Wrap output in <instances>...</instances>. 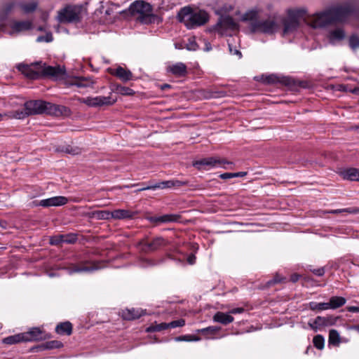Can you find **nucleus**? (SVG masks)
<instances>
[{"mask_svg":"<svg viewBox=\"0 0 359 359\" xmlns=\"http://www.w3.org/2000/svg\"><path fill=\"white\" fill-rule=\"evenodd\" d=\"M299 26V22L298 21L288 16L287 19L284 21L283 32L284 34L292 32L296 30Z\"/></svg>","mask_w":359,"mask_h":359,"instance_id":"obj_25","label":"nucleus"},{"mask_svg":"<svg viewBox=\"0 0 359 359\" xmlns=\"http://www.w3.org/2000/svg\"><path fill=\"white\" fill-rule=\"evenodd\" d=\"M81 8L75 6H68L59 11L58 20L60 22H76L81 19Z\"/></svg>","mask_w":359,"mask_h":359,"instance_id":"obj_7","label":"nucleus"},{"mask_svg":"<svg viewBox=\"0 0 359 359\" xmlns=\"http://www.w3.org/2000/svg\"><path fill=\"white\" fill-rule=\"evenodd\" d=\"M235 175V172L234 173H232V172H225V173H223L222 175H220V177L223 180H226V179H230V178H232V177H235L234 176Z\"/></svg>","mask_w":359,"mask_h":359,"instance_id":"obj_56","label":"nucleus"},{"mask_svg":"<svg viewBox=\"0 0 359 359\" xmlns=\"http://www.w3.org/2000/svg\"><path fill=\"white\" fill-rule=\"evenodd\" d=\"M168 328H175L177 327H182L185 325V320L184 319H180L177 320L172 321L169 323H167Z\"/></svg>","mask_w":359,"mask_h":359,"instance_id":"obj_46","label":"nucleus"},{"mask_svg":"<svg viewBox=\"0 0 359 359\" xmlns=\"http://www.w3.org/2000/svg\"><path fill=\"white\" fill-rule=\"evenodd\" d=\"M172 187H180L188 184L187 181H182L178 180H172Z\"/></svg>","mask_w":359,"mask_h":359,"instance_id":"obj_51","label":"nucleus"},{"mask_svg":"<svg viewBox=\"0 0 359 359\" xmlns=\"http://www.w3.org/2000/svg\"><path fill=\"white\" fill-rule=\"evenodd\" d=\"M213 320L217 323H219L223 325H228L232 323L234 320L233 317L231 316L229 313H223L221 311L217 312L213 316Z\"/></svg>","mask_w":359,"mask_h":359,"instance_id":"obj_23","label":"nucleus"},{"mask_svg":"<svg viewBox=\"0 0 359 359\" xmlns=\"http://www.w3.org/2000/svg\"><path fill=\"white\" fill-rule=\"evenodd\" d=\"M354 329L359 332V325L355 326Z\"/></svg>","mask_w":359,"mask_h":359,"instance_id":"obj_64","label":"nucleus"},{"mask_svg":"<svg viewBox=\"0 0 359 359\" xmlns=\"http://www.w3.org/2000/svg\"><path fill=\"white\" fill-rule=\"evenodd\" d=\"M213 29L220 34H226L228 31L238 29V24L229 15L222 16Z\"/></svg>","mask_w":359,"mask_h":359,"instance_id":"obj_8","label":"nucleus"},{"mask_svg":"<svg viewBox=\"0 0 359 359\" xmlns=\"http://www.w3.org/2000/svg\"><path fill=\"white\" fill-rule=\"evenodd\" d=\"M166 245L167 241L162 237H156L151 241L142 240L137 244L140 250L144 252L157 250Z\"/></svg>","mask_w":359,"mask_h":359,"instance_id":"obj_10","label":"nucleus"},{"mask_svg":"<svg viewBox=\"0 0 359 359\" xmlns=\"http://www.w3.org/2000/svg\"><path fill=\"white\" fill-rule=\"evenodd\" d=\"M168 71L176 76H184L187 73V66L182 62L169 66Z\"/></svg>","mask_w":359,"mask_h":359,"instance_id":"obj_22","label":"nucleus"},{"mask_svg":"<svg viewBox=\"0 0 359 359\" xmlns=\"http://www.w3.org/2000/svg\"><path fill=\"white\" fill-rule=\"evenodd\" d=\"M349 46L353 50L359 48V36L358 35H352L350 37Z\"/></svg>","mask_w":359,"mask_h":359,"instance_id":"obj_42","label":"nucleus"},{"mask_svg":"<svg viewBox=\"0 0 359 359\" xmlns=\"http://www.w3.org/2000/svg\"><path fill=\"white\" fill-rule=\"evenodd\" d=\"M37 4L34 1L20 4V8L27 13L33 12Z\"/></svg>","mask_w":359,"mask_h":359,"instance_id":"obj_36","label":"nucleus"},{"mask_svg":"<svg viewBox=\"0 0 359 359\" xmlns=\"http://www.w3.org/2000/svg\"><path fill=\"white\" fill-rule=\"evenodd\" d=\"M225 163L224 159L214 157L205 158L195 161L193 165L198 169H205L206 167H215Z\"/></svg>","mask_w":359,"mask_h":359,"instance_id":"obj_12","label":"nucleus"},{"mask_svg":"<svg viewBox=\"0 0 359 359\" xmlns=\"http://www.w3.org/2000/svg\"><path fill=\"white\" fill-rule=\"evenodd\" d=\"M329 40L331 43L341 41L345 37V33L341 28H337L329 32Z\"/></svg>","mask_w":359,"mask_h":359,"instance_id":"obj_28","label":"nucleus"},{"mask_svg":"<svg viewBox=\"0 0 359 359\" xmlns=\"http://www.w3.org/2000/svg\"><path fill=\"white\" fill-rule=\"evenodd\" d=\"M313 343L316 348L322 350L324 348V337L322 335L318 334L313 337Z\"/></svg>","mask_w":359,"mask_h":359,"instance_id":"obj_35","label":"nucleus"},{"mask_svg":"<svg viewBox=\"0 0 359 359\" xmlns=\"http://www.w3.org/2000/svg\"><path fill=\"white\" fill-rule=\"evenodd\" d=\"M257 16L258 13L255 11L247 12L243 15V21H249L248 29L251 33L273 34L276 32L278 25L274 18L259 19Z\"/></svg>","mask_w":359,"mask_h":359,"instance_id":"obj_3","label":"nucleus"},{"mask_svg":"<svg viewBox=\"0 0 359 359\" xmlns=\"http://www.w3.org/2000/svg\"><path fill=\"white\" fill-rule=\"evenodd\" d=\"M346 310L352 313H359V306H347Z\"/></svg>","mask_w":359,"mask_h":359,"instance_id":"obj_58","label":"nucleus"},{"mask_svg":"<svg viewBox=\"0 0 359 359\" xmlns=\"http://www.w3.org/2000/svg\"><path fill=\"white\" fill-rule=\"evenodd\" d=\"M111 74L124 82L128 81L133 79L132 72L121 66L118 67L116 69L111 70Z\"/></svg>","mask_w":359,"mask_h":359,"instance_id":"obj_19","label":"nucleus"},{"mask_svg":"<svg viewBox=\"0 0 359 359\" xmlns=\"http://www.w3.org/2000/svg\"><path fill=\"white\" fill-rule=\"evenodd\" d=\"M198 339H199L198 337H194L193 335H183V336H180V337H177L175 338V340L177 341H197Z\"/></svg>","mask_w":359,"mask_h":359,"instance_id":"obj_47","label":"nucleus"},{"mask_svg":"<svg viewBox=\"0 0 359 359\" xmlns=\"http://www.w3.org/2000/svg\"><path fill=\"white\" fill-rule=\"evenodd\" d=\"M340 175L344 180L359 181V170L355 168H350L341 170Z\"/></svg>","mask_w":359,"mask_h":359,"instance_id":"obj_20","label":"nucleus"},{"mask_svg":"<svg viewBox=\"0 0 359 359\" xmlns=\"http://www.w3.org/2000/svg\"><path fill=\"white\" fill-rule=\"evenodd\" d=\"M145 313L142 309H126L121 312V316L124 320H133L140 318Z\"/></svg>","mask_w":359,"mask_h":359,"instance_id":"obj_17","label":"nucleus"},{"mask_svg":"<svg viewBox=\"0 0 359 359\" xmlns=\"http://www.w3.org/2000/svg\"><path fill=\"white\" fill-rule=\"evenodd\" d=\"M181 21L183 22L188 29H193L206 23L208 20V14L204 11L194 12L191 8L184 7L181 9L180 13Z\"/></svg>","mask_w":359,"mask_h":359,"instance_id":"obj_6","label":"nucleus"},{"mask_svg":"<svg viewBox=\"0 0 359 359\" xmlns=\"http://www.w3.org/2000/svg\"><path fill=\"white\" fill-rule=\"evenodd\" d=\"M90 81L85 78H79L78 79L74 85L78 87H87L90 86Z\"/></svg>","mask_w":359,"mask_h":359,"instance_id":"obj_48","label":"nucleus"},{"mask_svg":"<svg viewBox=\"0 0 359 359\" xmlns=\"http://www.w3.org/2000/svg\"><path fill=\"white\" fill-rule=\"evenodd\" d=\"M101 264L99 262H87L81 264L79 266H74L72 269V272H91L101 269Z\"/></svg>","mask_w":359,"mask_h":359,"instance_id":"obj_15","label":"nucleus"},{"mask_svg":"<svg viewBox=\"0 0 359 359\" xmlns=\"http://www.w3.org/2000/svg\"><path fill=\"white\" fill-rule=\"evenodd\" d=\"M92 217L97 219H109L112 218L111 212L108 210H97L91 213Z\"/></svg>","mask_w":359,"mask_h":359,"instance_id":"obj_31","label":"nucleus"},{"mask_svg":"<svg viewBox=\"0 0 359 359\" xmlns=\"http://www.w3.org/2000/svg\"><path fill=\"white\" fill-rule=\"evenodd\" d=\"M145 190H155L154 184H149L147 187H142L140 189H137L136 192L145 191Z\"/></svg>","mask_w":359,"mask_h":359,"instance_id":"obj_57","label":"nucleus"},{"mask_svg":"<svg viewBox=\"0 0 359 359\" xmlns=\"http://www.w3.org/2000/svg\"><path fill=\"white\" fill-rule=\"evenodd\" d=\"M116 91L122 95H133L135 94V91L133 89L122 86H117Z\"/></svg>","mask_w":359,"mask_h":359,"instance_id":"obj_37","label":"nucleus"},{"mask_svg":"<svg viewBox=\"0 0 359 359\" xmlns=\"http://www.w3.org/2000/svg\"><path fill=\"white\" fill-rule=\"evenodd\" d=\"M67 198L59 196L41 200L39 202V203L36 204V205H41L45 208L51 206H61L67 204Z\"/></svg>","mask_w":359,"mask_h":359,"instance_id":"obj_13","label":"nucleus"},{"mask_svg":"<svg viewBox=\"0 0 359 359\" xmlns=\"http://www.w3.org/2000/svg\"><path fill=\"white\" fill-rule=\"evenodd\" d=\"M62 240H64V243L73 244L77 241V236L74 233H68V234H62Z\"/></svg>","mask_w":359,"mask_h":359,"instance_id":"obj_39","label":"nucleus"},{"mask_svg":"<svg viewBox=\"0 0 359 359\" xmlns=\"http://www.w3.org/2000/svg\"><path fill=\"white\" fill-rule=\"evenodd\" d=\"M195 259H196V257L194 255H190L189 257H188V262L190 264H194L195 262Z\"/></svg>","mask_w":359,"mask_h":359,"instance_id":"obj_61","label":"nucleus"},{"mask_svg":"<svg viewBox=\"0 0 359 359\" xmlns=\"http://www.w3.org/2000/svg\"><path fill=\"white\" fill-rule=\"evenodd\" d=\"M62 343L58 341H50L46 343V348L47 349H52L55 348H59L62 346Z\"/></svg>","mask_w":359,"mask_h":359,"instance_id":"obj_49","label":"nucleus"},{"mask_svg":"<svg viewBox=\"0 0 359 359\" xmlns=\"http://www.w3.org/2000/svg\"><path fill=\"white\" fill-rule=\"evenodd\" d=\"M285 278H282L280 277L279 275H276L273 279L269 280L266 284V286L267 287H270L271 286L276 284V283H281L283 281H285Z\"/></svg>","mask_w":359,"mask_h":359,"instance_id":"obj_45","label":"nucleus"},{"mask_svg":"<svg viewBox=\"0 0 359 359\" xmlns=\"http://www.w3.org/2000/svg\"><path fill=\"white\" fill-rule=\"evenodd\" d=\"M170 88V86L169 84H163L161 86V89L162 90H166L168 88Z\"/></svg>","mask_w":359,"mask_h":359,"instance_id":"obj_63","label":"nucleus"},{"mask_svg":"<svg viewBox=\"0 0 359 359\" xmlns=\"http://www.w3.org/2000/svg\"><path fill=\"white\" fill-rule=\"evenodd\" d=\"M50 243L53 245H58L60 244L64 243V240H62V235L58 234L52 236L50 239Z\"/></svg>","mask_w":359,"mask_h":359,"instance_id":"obj_44","label":"nucleus"},{"mask_svg":"<svg viewBox=\"0 0 359 359\" xmlns=\"http://www.w3.org/2000/svg\"><path fill=\"white\" fill-rule=\"evenodd\" d=\"M353 11V6L348 2L334 6L323 12L311 15L307 19V25L313 28H322L334 22H344Z\"/></svg>","mask_w":359,"mask_h":359,"instance_id":"obj_1","label":"nucleus"},{"mask_svg":"<svg viewBox=\"0 0 359 359\" xmlns=\"http://www.w3.org/2000/svg\"><path fill=\"white\" fill-rule=\"evenodd\" d=\"M172 180L162 181L154 184L155 189H170L172 187Z\"/></svg>","mask_w":359,"mask_h":359,"instance_id":"obj_40","label":"nucleus"},{"mask_svg":"<svg viewBox=\"0 0 359 359\" xmlns=\"http://www.w3.org/2000/svg\"><path fill=\"white\" fill-rule=\"evenodd\" d=\"M55 332L59 334L70 335L72 332V325L69 322L61 323L56 326Z\"/></svg>","mask_w":359,"mask_h":359,"instance_id":"obj_27","label":"nucleus"},{"mask_svg":"<svg viewBox=\"0 0 359 359\" xmlns=\"http://www.w3.org/2000/svg\"><path fill=\"white\" fill-rule=\"evenodd\" d=\"M77 100L80 103L86 104V105L91 107H97L104 105L109 106L116 102V100L111 99L110 96L78 97Z\"/></svg>","mask_w":359,"mask_h":359,"instance_id":"obj_9","label":"nucleus"},{"mask_svg":"<svg viewBox=\"0 0 359 359\" xmlns=\"http://www.w3.org/2000/svg\"><path fill=\"white\" fill-rule=\"evenodd\" d=\"M168 325L166 323H157L156 322H154V323L151 324L146 329L147 332H161L165 330H167Z\"/></svg>","mask_w":359,"mask_h":359,"instance_id":"obj_29","label":"nucleus"},{"mask_svg":"<svg viewBox=\"0 0 359 359\" xmlns=\"http://www.w3.org/2000/svg\"><path fill=\"white\" fill-rule=\"evenodd\" d=\"M267 81L269 83H275L276 81V77L274 75H271L267 77Z\"/></svg>","mask_w":359,"mask_h":359,"instance_id":"obj_60","label":"nucleus"},{"mask_svg":"<svg viewBox=\"0 0 359 359\" xmlns=\"http://www.w3.org/2000/svg\"><path fill=\"white\" fill-rule=\"evenodd\" d=\"M327 305L328 304L327 302L317 303L315 302H311L307 304L308 308L309 309H311L312 311H316L327 310L328 309Z\"/></svg>","mask_w":359,"mask_h":359,"instance_id":"obj_33","label":"nucleus"},{"mask_svg":"<svg viewBox=\"0 0 359 359\" xmlns=\"http://www.w3.org/2000/svg\"><path fill=\"white\" fill-rule=\"evenodd\" d=\"M246 175V172H235V177H243Z\"/></svg>","mask_w":359,"mask_h":359,"instance_id":"obj_62","label":"nucleus"},{"mask_svg":"<svg viewBox=\"0 0 359 359\" xmlns=\"http://www.w3.org/2000/svg\"><path fill=\"white\" fill-rule=\"evenodd\" d=\"M24 341H41L46 338V334L39 328H32L30 331L22 333Z\"/></svg>","mask_w":359,"mask_h":359,"instance_id":"obj_14","label":"nucleus"},{"mask_svg":"<svg viewBox=\"0 0 359 359\" xmlns=\"http://www.w3.org/2000/svg\"><path fill=\"white\" fill-rule=\"evenodd\" d=\"M299 276L297 273H294L290 277V280L293 283L297 282L299 280Z\"/></svg>","mask_w":359,"mask_h":359,"instance_id":"obj_59","label":"nucleus"},{"mask_svg":"<svg viewBox=\"0 0 359 359\" xmlns=\"http://www.w3.org/2000/svg\"><path fill=\"white\" fill-rule=\"evenodd\" d=\"M18 69L26 77L31 79H36L40 77H48L53 79H58L62 78L65 74V70L60 65L49 66L46 63L41 62L32 63L30 65L19 64Z\"/></svg>","mask_w":359,"mask_h":359,"instance_id":"obj_2","label":"nucleus"},{"mask_svg":"<svg viewBox=\"0 0 359 359\" xmlns=\"http://www.w3.org/2000/svg\"><path fill=\"white\" fill-rule=\"evenodd\" d=\"M328 342L335 346H338L341 343V337L336 330H331L329 332Z\"/></svg>","mask_w":359,"mask_h":359,"instance_id":"obj_30","label":"nucleus"},{"mask_svg":"<svg viewBox=\"0 0 359 359\" xmlns=\"http://www.w3.org/2000/svg\"><path fill=\"white\" fill-rule=\"evenodd\" d=\"M180 219L179 215L167 214L158 217H150L149 220L154 224L170 223L178 222Z\"/></svg>","mask_w":359,"mask_h":359,"instance_id":"obj_16","label":"nucleus"},{"mask_svg":"<svg viewBox=\"0 0 359 359\" xmlns=\"http://www.w3.org/2000/svg\"><path fill=\"white\" fill-rule=\"evenodd\" d=\"M219 327L217 326H210L199 330V332L203 334H215L217 332L220 330Z\"/></svg>","mask_w":359,"mask_h":359,"instance_id":"obj_38","label":"nucleus"},{"mask_svg":"<svg viewBox=\"0 0 359 359\" xmlns=\"http://www.w3.org/2000/svg\"><path fill=\"white\" fill-rule=\"evenodd\" d=\"M67 108L63 106L53 104L50 102L42 100H29L25 103V114L23 116L32 114H62Z\"/></svg>","mask_w":359,"mask_h":359,"instance_id":"obj_4","label":"nucleus"},{"mask_svg":"<svg viewBox=\"0 0 359 359\" xmlns=\"http://www.w3.org/2000/svg\"><path fill=\"white\" fill-rule=\"evenodd\" d=\"M132 16L142 24L152 23L155 20L152 6L144 1H136L129 7Z\"/></svg>","mask_w":359,"mask_h":359,"instance_id":"obj_5","label":"nucleus"},{"mask_svg":"<svg viewBox=\"0 0 359 359\" xmlns=\"http://www.w3.org/2000/svg\"><path fill=\"white\" fill-rule=\"evenodd\" d=\"M337 320V318L332 316H328L326 317L317 316L313 323L309 322V326L314 331H317L320 327L334 325Z\"/></svg>","mask_w":359,"mask_h":359,"instance_id":"obj_11","label":"nucleus"},{"mask_svg":"<svg viewBox=\"0 0 359 359\" xmlns=\"http://www.w3.org/2000/svg\"><path fill=\"white\" fill-rule=\"evenodd\" d=\"M53 39V36L50 33L46 34V36H41L37 38V41L41 42V41H46V42H50Z\"/></svg>","mask_w":359,"mask_h":359,"instance_id":"obj_50","label":"nucleus"},{"mask_svg":"<svg viewBox=\"0 0 359 359\" xmlns=\"http://www.w3.org/2000/svg\"><path fill=\"white\" fill-rule=\"evenodd\" d=\"M346 302V299L342 297L334 296L330 299L327 303L328 309H337L344 306Z\"/></svg>","mask_w":359,"mask_h":359,"instance_id":"obj_26","label":"nucleus"},{"mask_svg":"<svg viewBox=\"0 0 359 359\" xmlns=\"http://www.w3.org/2000/svg\"><path fill=\"white\" fill-rule=\"evenodd\" d=\"M311 271L318 276H322L325 273V269L324 267L318 268V269H314L311 270Z\"/></svg>","mask_w":359,"mask_h":359,"instance_id":"obj_53","label":"nucleus"},{"mask_svg":"<svg viewBox=\"0 0 359 359\" xmlns=\"http://www.w3.org/2000/svg\"><path fill=\"white\" fill-rule=\"evenodd\" d=\"M288 15L289 17H291L292 18L296 20L299 22H300V20H302L306 24L307 19H309V17L311 16V15H309L307 13L306 9L304 8L289 10Z\"/></svg>","mask_w":359,"mask_h":359,"instance_id":"obj_18","label":"nucleus"},{"mask_svg":"<svg viewBox=\"0 0 359 359\" xmlns=\"http://www.w3.org/2000/svg\"><path fill=\"white\" fill-rule=\"evenodd\" d=\"M244 312V309L239 307V308H235L229 311V314H238V313H242Z\"/></svg>","mask_w":359,"mask_h":359,"instance_id":"obj_55","label":"nucleus"},{"mask_svg":"<svg viewBox=\"0 0 359 359\" xmlns=\"http://www.w3.org/2000/svg\"><path fill=\"white\" fill-rule=\"evenodd\" d=\"M32 23L31 21H15L11 27L13 32H20L31 29Z\"/></svg>","mask_w":359,"mask_h":359,"instance_id":"obj_24","label":"nucleus"},{"mask_svg":"<svg viewBox=\"0 0 359 359\" xmlns=\"http://www.w3.org/2000/svg\"><path fill=\"white\" fill-rule=\"evenodd\" d=\"M22 334H16L6 337L4 339V341L8 344H13L21 341H24Z\"/></svg>","mask_w":359,"mask_h":359,"instance_id":"obj_34","label":"nucleus"},{"mask_svg":"<svg viewBox=\"0 0 359 359\" xmlns=\"http://www.w3.org/2000/svg\"><path fill=\"white\" fill-rule=\"evenodd\" d=\"M62 151L72 155H76L81 153V149L77 147H73L71 146H67Z\"/></svg>","mask_w":359,"mask_h":359,"instance_id":"obj_43","label":"nucleus"},{"mask_svg":"<svg viewBox=\"0 0 359 359\" xmlns=\"http://www.w3.org/2000/svg\"><path fill=\"white\" fill-rule=\"evenodd\" d=\"M15 5V4L14 2L10 1V2L6 3L4 6L3 11H2L3 18H5L6 17V15L13 10Z\"/></svg>","mask_w":359,"mask_h":359,"instance_id":"obj_41","label":"nucleus"},{"mask_svg":"<svg viewBox=\"0 0 359 359\" xmlns=\"http://www.w3.org/2000/svg\"><path fill=\"white\" fill-rule=\"evenodd\" d=\"M350 213V214H357L359 212V209L357 208H348L344 209H337V210H324L323 211V214L330 213V214H339V213Z\"/></svg>","mask_w":359,"mask_h":359,"instance_id":"obj_32","label":"nucleus"},{"mask_svg":"<svg viewBox=\"0 0 359 359\" xmlns=\"http://www.w3.org/2000/svg\"><path fill=\"white\" fill-rule=\"evenodd\" d=\"M187 48L189 50H196V48H197V44L194 41V40H192L189 41V43L187 44Z\"/></svg>","mask_w":359,"mask_h":359,"instance_id":"obj_54","label":"nucleus"},{"mask_svg":"<svg viewBox=\"0 0 359 359\" xmlns=\"http://www.w3.org/2000/svg\"><path fill=\"white\" fill-rule=\"evenodd\" d=\"M135 215V212L124 209H117L111 212L112 219H131Z\"/></svg>","mask_w":359,"mask_h":359,"instance_id":"obj_21","label":"nucleus"},{"mask_svg":"<svg viewBox=\"0 0 359 359\" xmlns=\"http://www.w3.org/2000/svg\"><path fill=\"white\" fill-rule=\"evenodd\" d=\"M229 52L231 53V54L237 55L238 58H241L242 53L240 50L236 49V47L233 48L232 46V45L229 43Z\"/></svg>","mask_w":359,"mask_h":359,"instance_id":"obj_52","label":"nucleus"}]
</instances>
